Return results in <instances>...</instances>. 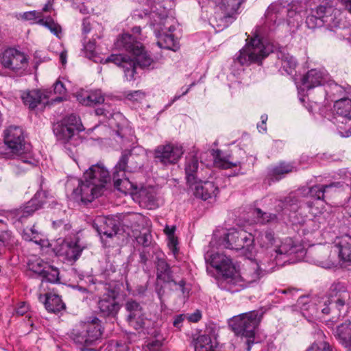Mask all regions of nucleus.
Wrapping results in <instances>:
<instances>
[{
	"instance_id": "nucleus-14",
	"label": "nucleus",
	"mask_w": 351,
	"mask_h": 351,
	"mask_svg": "<svg viewBox=\"0 0 351 351\" xmlns=\"http://www.w3.org/2000/svg\"><path fill=\"white\" fill-rule=\"evenodd\" d=\"M183 154V147L173 143L160 145L156 147L154 152L156 162L164 165L177 163Z\"/></svg>"
},
{
	"instance_id": "nucleus-52",
	"label": "nucleus",
	"mask_w": 351,
	"mask_h": 351,
	"mask_svg": "<svg viewBox=\"0 0 351 351\" xmlns=\"http://www.w3.org/2000/svg\"><path fill=\"white\" fill-rule=\"evenodd\" d=\"M53 91L55 94H58L60 96L53 99L55 101H61L62 100V96L66 93V88L63 83L60 81H57L53 85Z\"/></svg>"
},
{
	"instance_id": "nucleus-25",
	"label": "nucleus",
	"mask_w": 351,
	"mask_h": 351,
	"mask_svg": "<svg viewBox=\"0 0 351 351\" xmlns=\"http://www.w3.org/2000/svg\"><path fill=\"white\" fill-rule=\"evenodd\" d=\"M302 82L308 89L324 85L328 82V74L324 71L311 69L302 77Z\"/></svg>"
},
{
	"instance_id": "nucleus-6",
	"label": "nucleus",
	"mask_w": 351,
	"mask_h": 351,
	"mask_svg": "<svg viewBox=\"0 0 351 351\" xmlns=\"http://www.w3.org/2000/svg\"><path fill=\"white\" fill-rule=\"evenodd\" d=\"M301 9L299 5L292 3L283 5L281 3H274L267 10L266 17L275 23L280 24L286 21L288 25H298L302 20Z\"/></svg>"
},
{
	"instance_id": "nucleus-24",
	"label": "nucleus",
	"mask_w": 351,
	"mask_h": 351,
	"mask_svg": "<svg viewBox=\"0 0 351 351\" xmlns=\"http://www.w3.org/2000/svg\"><path fill=\"white\" fill-rule=\"evenodd\" d=\"M193 191L194 195L203 200H207L216 197L219 189L213 182H202V179L197 180V183L193 185Z\"/></svg>"
},
{
	"instance_id": "nucleus-17",
	"label": "nucleus",
	"mask_w": 351,
	"mask_h": 351,
	"mask_svg": "<svg viewBox=\"0 0 351 351\" xmlns=\"http://www.w3.org/2000/svg\"><path fill=\"white\" fill-rule=\"evenodd\" d=\"M84 247L80 244L79 239L75 241L65 239L56 246L53 250L58 256L62 257L68 261H75L80 256Z\"/></svg>"
},
{
	"instance_id": "nucleus-50",
	"label": "nucleus",
	"mask_w": 351,
	"mask_h": 351,
	"mask_svg": "<svg viewBox=\"0 0 351 351\" xmlns=\"http://www.w3.org/2000/svg\"><path fill=\"white\" fill-rule=\"evenodd\" d=\"M313 13L317 14L320 19L328 20L329 15L333 11V8L331 6L319 5L316 9L311 10Z\"/></svg>"
},
{
	"instance_id": "nucleus-48",
	"label": "nucleus",
	"mask_w": 351,
	"mask_h": 351,
	"mask_svg": "<svg viewBox=\"0 0 351 351\" xmlns=\"http://www.w3.org/2000/svg\"><path fill=\"white\" fill-rule=\"evenodd\" d=\"M128 221L131 223V228L138 231L139 228L143 226L145 218L141 214L133 213L129 215Z\"/></svg>"
},
{
	"instance_id": "nucleus-34",
	"label": "nucleus",
	"mask_w": 351,
	"mask_h": 351,
	"mask_svg": "<svg viewBox=\"0 0 351 351\" xmlns=\"http://www.w3.org/2000/svg\"><path fill=\"white\" fill-rule=\"evenodd\" d=\"M339 185V182L326 185H315L311 188L302 189L301 193L304 195H309L311 197L315 199H324V193L328 191V189Z\"/></svg>"
},
{
	"instance_id": "nucleus-45",
	"label": "nucleus",
	"mask_w": 351,
	"mask_h": 351,
	"mask_svg": "<svg viewBox=\"0 0 351 351\" xmlns=\"http://www.w3.org/2000/svg\"><path fill=\"white\" fill-rule=\"evenodd\" d=\"M295 167L291 163L280 162L272 169V175L278 176L287 174L294 171Z\"/></svg>"
},
{
	"instance_id": "nucleus-58",
	"label": "nucleus",
	"mask_w": 351,
	"mask_h": 351,
	"mask_svg": "<svg viewBox=\"0 0 351 351\" xmlns=\"http://www.w3.org/2000/svg\"><path fill=\"white\" fill-rule=\"evenodd\" d=\"M137 241L144 246H147L151 241V235L149 233L145 232L137 237Z\"/></svg>"
},
{
	"instance_id": "nucleus-16",
	"label": "nucleus",
	"mask_w": 351,
	"mask_h": 351,
	"mask_svg": "<svg viewBox=\"0 0 351 351\" xmlns=\"http://www.w3.org/2000/svg\"><path fill=\"white\" fill-rule=\"evenodd\" d=\"M48 198V193L46 191L40 190L34 195L23 207L15 210L13 212L14 217L19 221H23L24 219L31 216L33 213L40 208L46 202Z\"/></svg>"
},
{
	"instance_id": "nucleus-18",
	"label": "nucleus",
	"mask_w": 351,
	"mask_h": 351,
	"mask_svg": "<svg viewBox=\"0 0 351 351\" xmlns=\"http://www.w3.org/2000/svg\"><path fill=\"white\" fill-rule=\"evenodd\" d=\"M103 189L97 184H93L88 179L78 181V186L73 190V194L77 199L84 202H91L95 198L101 195Z\"/></svg>"
},
{
	"instance_id": "nucleus-38",
	"label": "nucleus",
	"mask_w": 351,
	"mask_h": 351,
	"mask_svg": "<svg viewBox=\"0 0 351 351\" xmlns=\"http://www.w3.org/2000/svg\"><path fill=\"white\" fill-rule=\"evenodd\" d=\"M212 155L214 158V164L216 167L221 169H230L233 167H237L239 162L238 161H230L228 157L222 156V153L219 149L213 150Z\"/></svg>"
},
{
	"instance_id": "nucleus-42",
	"label": "nucleus",
	"mask_w": 351,
	"mask_h": 351,
	"mask_svg": "<svg viewBox=\"0 0 351 351\" xmlns=\"http://www.w3.org/2000/svg\"><path fill=\"white\" fill-rule=\"evenodd\" d=\"M37 23L47 27L53 34L56 36L58 38H60L62 33L61 27L51 18L40 19L37 21Z\"/></svg>"
},
{
	"instance_id": "nucleus-53",
	"label": "nucleus",
	"mask_w": 351,
	"mask_h": 351,
	"mask_svg": "<svg viewBox=\"0 0 351 351\" xmlns=\"http://www.w3.org/2000/svg\"><path fill=\"white\" fill-rule=\"evenodd\" d=\"M306 351H331V349L327 342L319 341L313 343Z\"/></svg>"
},
{
	"instance_id": "nucleus-54",
	"label": "nucleus",
	"mask_w": 351,
	"mask_h": 351,
	"mask_svg": "<svg viewBox=\"0 0 351 351\" xmlns=\"http://www.w3.org/2000/svg\"><path fill=\"white\" fill-rule=\"evenodd\" d=\"M23 17L27 21L37 19H38L39 21L40 19H43L42 12H38L36 10L25 12L23 15Z\"/></svg>"
},
{
	"instance_id": "nucleus-8",
	"label": "nucleus",
	"mask_w": 351,
	"mask_h": 351,
	"mask_svg": "<svg viewBox=\"0 0 351 351\" xmlns=\"http://www.w3.org/2000/svg\"><path fill=\"white\" fill-rule=\"evenodd\" d=\"M263 315V312L259 311L240 314L232 318L230 326L237 335L252 338L256 328L261 322Z\"/></svg>"
},
{
	"instance_id": "nucleus-39",
	"label": "nucleus",
	"mask_w": 351,
	"mask_h": 351,
	"mask_svg": "<svg viewBox=\"0 0 351 351\" xmlns=\"http://www.w3.org/2000/svg\"><path fill=\"white\" fill-rule=\"evenodd\" d=\"M278 58L281 61V69L287 74H292L297 65L295 58L290 54L284 53H280L278 55Z\"/></svg>"
},
{
	"instance_id": "nucleus-7",
	"label": "nucleus",
	"mask_w": 351,
	"mask_h": 351,
	"mask_svg": "<svg viewBox=\"0 0 351 351\" xmlns=\"http://www.w3.org/2000/svg\"><path fill=\"white\" fill-rule=\"evenodd\" d=\"M248 39H247V43L239 51L235 59L241 65H249L261 61L271 51V48L269 46H265L257 35L252 37L250 41Z\"/></svg>"
},
{
	"instance_id": "nucleus-4",
	"label": "nucleus",
	"mask_w": 351,
	"mask_h": 351,
	"mask_svg": "<svg viewBox=\"0 0 351 351\" xmlns=\"http://www.w3.org/2000/svg\"><path fill=\"white\" fill-rule=\"evenodd\" d=\"M261 278V271L258 264L250 261L245 266L242 274L235 268L232 276L226 277V290L235 293L258 282Z\"/></svg>"
},
{
	"instance_id": "nucleus-20",
	"label": "nucleus",
	"mask_w": 351,
	"mask_h": 351,
	"mask_svg": "<svg viewBox=\"0 0 351 351\" xmlns=\"http://www.w3.org/2000/svg\"><path fill=\"white\" fill-rule=\"evenodd\" d=\"M156 270V276L158 280L162 281L165 283H173V285L176 286L175 290L181 291L184 295L189 293V291H186L184 287V280H182L178 283L173 280L171 268L162 257H157Z\"/></svg>"
},
{
	"instance_id": "nucleus-2",
	"label": "nucleus",
	"mask_w": 351,
	"mask_h": 351,
	"mask_svg": "<svg viewBox=\"0 0 351 351\" xmlns=\"http://www.w3.org/2000/svg\"><path fill=\"white\" fill-rule=\"evenodd\" d=\"M171 4V0H166L164 3L156 2L152 6L151 25L158 38L157 45L160 48L176 51L180 45L178 39L172 34L176 29V21L167 15Z\"/></svg>"
},
{
	"instance_id": "nucleus-63",
	"label": "nucleus",
	"mask_w": 351,
	"mask_h": 351,
	"mask_svg": "<svg viewBox=\"0 0 351 351\" xmlns=\"http://www.w3.org/2000/svg\"><path fill=\"white\" fill-rule=\"evenodd\" d=\"M169 239V246L172 249L173 252H175V250H176V245H177V239L175 237V236H171L168 237Z\"/></svg>"
},
{
	"instance_id": "nucleus-28",
	"label": "nucleus",
	"mask_w": 351,
	"mask_h": 351,
	"mask_svg": "<svg viewBox=\"0 0 351 351\" xmlns=\"http://www.w3.org/2000/svg\"><path fill=\"white\" fill-rule=\"evenodd\" d=\"M95 225L97 231L102 236L111 238L117 233L118 228L115 223V221L112 218L99 217L96 219Z\"/></svg>"
},
{
	"instance_id": "nucleus-13",
	"label": "nucleus",
	"mask_w": 351,
	"mask_h": 351,
	"mask_svg": "<svg viewBox=\"0 0 351 351\" xmlns=\"http://www.w3.org/2000/svg\"><path fill=\"white\" fill-rule=\"evenodd\" d=\"M75 340L79 343L89 344L101 335V326L98 318H94L90 322L82 323L75 330Z\"/></svg>"
},
{
	"instance_id": "nucleus-21",
	"label": "nucleus",
	"mask_w": 351,
	"mask_h": 351,
	"mask_svg": "<svg viewBox=\"0 0 351 351\" xmlns=\"http://www.w3.org/2000/svg\"><path fill=\"white\" fill-rule=\"evenodd\" d=\"M128 312L127 321L134 329L142 328L145 322V313L141 304L133 300H128L125 304Z\"/></svg>"
},
{
	"instance_id": "nucleus-9",
	"label": "nucleus",
	"mask_w": 351,
	"mask_h": 351,
	"mask_svg": "<svg viewBox=\"0 0 351 351\" xmlns=\"http://www.w3.org/2000/svg\"><path fill=\"white\" fill-rule=\"evenodd\" d=\"M84 130L80 118L75 114H70L54 125L53 132L59 141L66 143L75 139L78 133Z\"/></svg>"
},
{
	"instance_id": "nucleus-64",
	"label": "nucleus",
	"mask_w": 351,
	"mask_h": 351,
	"mask_svg": "<svg viewBox=\"0 0 351 351\" xmlns=\"http://www.w3.org/2000/svg\"><path fill=\"white\" fill-rule=\"evenodd\" d=\"M82 26H83L82 30L84 34H87L90 32V24L89 21L87 19H84L83 20Z\"/></svg>"
},
{
	"instance_id": "nucleus-23",
	"label": "nucleus",
	"mask_w": 351,
	"mask_h": 351,
	"mask_svg": "<svg viewBox=\"0 0 351 351\" xmlns=\"http://www.w3.org/2000/svg\"><path fill=\"white\" fill-rule=\"evenodd\" d=\"M199 162L196 155L189 154L185 161V175L187 185L193 189V185L200 180L199 172L198 171Z\"/></svg>"
},
{
	"instance_id": "nucleus-37",
	"label": "nucleus",
	"mask_w": 351,
	"mask_h": 351,
	"mask_svg": "<svg viewBox=\"0 0 351 351\" xmlns=\"http://www.w3.org/2000/svg\"><path fill=\"white\" fill-rule=\"evenodd\" d=\"M22 237L26 241H32L40 245H43L45 243L42 233L37 230L34 226L25 228L23 230Z\"/></svg>"
},
{
	"instance_id": "nucleus-62",
	"label": "nucleus",
	"mask_w": 351,
	"mask_h": 351,
	"mask_svg": "<svg viewBox=\"0 0 351 351\" xmlns=\"http://www.w3.org/2000/svg\"><path fill=\"white\" fill-rule=\"evenodd\" d=\"M202 315L199 311H196L193 313L188 315V319L192 322H197L201 319Z\"/></svg>"
},
{
	"instance_id": "nucleus-32",
	"label": "nucleus",
	"mask_w": 351,
	"mask_h": 351,
	"mask_svg": "<svg viewBox=\"0 0 351 351\" xmlns=\"http://www.w3.org/2000/svg\"><path fill=\"white\" fill-rule=\"evenodd\" d=\"M245 0H221L216 7L217 10L221 11V17H230L239 8Z\"/></svg>"
},
{
	"instance_id": "nucleus-30",
	"label": "nucleus",
	"mask_w": 351,
	"mask_h": 351,
	"mask_svg": "<svg viewBox=\"0 0 351 351\" xmlns=\"http://www.w3.org/2000/svg\"><path fill=\"white\" fill-rule=\"evenodd\" d=\"M48 98V96L38 90H32L23 92L21 95V99L25 105L28 106L31 109L35 108L38 104H40Z\"/></svg>"
},
{
	"instance_id": "nucleus-22",
	"label": "nucleus",
	"mask_w": 351,
	"mask_h": 351,
	"mask_svg": "<svg viewBox=\"0 0 351 351\" xmlns=\"http://www.w3.org/2000/svg\"><path fill=\"white\" fill-rule=\"evenodd\" d=\"M334 111L339 117L342 118L346 123L350 122L348 129L343 130L339 126V134L342 137L351 136V99L342 98L337 99L334 104Z\"/></svg>"
},
{
	"instance_id": "nucleus-29",
	"label": "nucleus",
	"mask_w": 351,
	"mask_h": 351,
	"mask_svg": "<svg viewBox=\"0 0 351 351\" xmlns=\"http://www.w3.org/2000/svg\"><path fill=\"white\" fill-rule=\"evenodd\" d=\"M335 246L339 250L340 259L343 263H351V234H344L337 238Z\"/></svg>"
},
{
	"instance_id": "nucleus-12",
	"label": "nucleus",
	"mask_w": 351,
	"mask_h": 351,
	"mask_svg": "<svg viewBox=\"0 0 351 351\" xmlns=\"http://www.w3.org/2000/svg\"><path fill=\"white\" fill-rule=\"evenodd\" d=\"M206 261L209 263L213 267L215 268L218 271L221 273L222 279L220 285L222 289H226V277L232 276L234 271L235 266L232 262V260L226 255L221 253H210L208 252L205 255Z\"/></svg>"
},
{
	"instance_id": "nucleus-56",
	"label": "nucleus",
	"mask_w": 351,
	"mask_h": 351,
	"mask_svg": "<svg viewBox=\"0 0 351 351\" xmlns=\"http://www.w3.org/2000/svg\"><path fill=\"white\" fill-rule=\"evenodd\" d=\"M345 295L346 294H340L339 295L336 297L337 300H333L332 298L330 300H324L323 301V303L324 304V305H327L328 303L330 304L331 302H335L338 306H343L345 304Z\"/></svg>"
},
{
	"instance_id": "nucleus-35",
	"label": "nucleus",
	"mask_w": 351,
	"mask_h": 351,
	"mask_svg": "<svg viewBox=\"0 0 351 351\" xmlns=\"http://www.w3.org/2000/svg\"><path fill=\"white\" fill-rule=\"evenodd\" d=\"M253 236L254 237V241H256L260 247L265 250L270 249L276 243L274 234L269 230L265 232L255 231Z\"/></svg>"
},
{
	"instance_id": "nucleus-61",
	"label": "nucleus",
	"mask_w": 351,
	"mask_h": 351,
	"mask_svg": "<svg viewBox=\"0 0 351 351\" xmlns=\"http://www.w3.org/2000/svg\"><path fill=\"white\" fill-rule=\"evenodd\" d=\"M261 123L257 125V128L260 132H266L267 128H266V121L267 120V114H263L261 117Z\"/></svg>"
},
{
	"instance_id": "nucleus-33",
	"label": "nucleus",
	"mask_w": 351,
	"mask_h": 351,
	"mask_svg": "<svg viewBox=\"0 0 351 351\" xmlns=\"http://www.w3.org/2000/svg\"><path fill=\"white\" fill-rule=\"evenodd\" d=\"M335 336L340 342L351 351V323L345 322L337 326Z\"/></svg>"
},
{
	"instance_id": "nucleus-26",
	"label": "nucleus",
	"mask_w": 351,
	"mask_h": 351,
	"mask_svg": "<svg viewBox=\"0 0 351 351\" xmlns=\"http://www.w3.org/2000/svg\"><path fill=\"white\" fill-rule=\"evenodd\" d=\"M115 298L114 292L110 291L104 294L99 300L98 306L104 315H112L118 312L119 306Z\"/></svg>"
},
{
	"instance_id": "nucleus-41",
	"label": "nucleus",
	"mask_w": 351,
	"mask_h": 351,
	"mask_svg": "<svg viewBox=\"0 0 351 351\" xmlns=\"http://www.w3.org/2000/svg\"><path fill=\"white\" fill-rule=\"evenodd\" d=\"M271 252H274L276 254H288L295 252L293 240L291 238H286L280 245H276Z\"/></svg>"
},
{
	"instance_id": "nucleus-5",
	"label": "nucleus",
	"mask_w": 351,
	"mask_h": 351,
	"mask_svg": "<svg viewBox=\"0 0 351 351\" xmlns=\"http://www.w3.org/2000/svg\"><path fill=\"white\" fill-rule=\"evenodd\" d=\"M254 237L252 233L241 228H232L224 234L221 245L228 249L241 250L244 256L250 258L254 252Z\"/></svg>"
},
{
	"instance_id": "nucleus-43",
	"label": "nucleus",
	"mask_w": 351,
	"mask_h": 351,
	"mask_svg": "<svg viewBox=\"0 0 351 351\" xmlns=\"http://www.w3.org/2000/svg\"><path fill=\"white\" fill-rule=\"evenodd\" d=\"M253 215L256 217V222L261 224L270 223L276 219L275 214L263 212L260 208L254 209Z\"/></svg>"
},
{
	"instance_id": "nucleus-46",
	"label": "nucleus",
	"mask_w": 351,
	"mask_h": 351,
	"mask_svg": "<svg viewBox=\"0 0 351 351\" xmlns=\"http://www.w3.org/2000/svg\"><path fill=\"white\" fill-rule=\"evenodd\" d=\"M328 20L320 19L317 14L312 11L311 14L306 17V23L308 28L315 29L321 27L325 23H328Z\"/></svg>"
},
{
	"instance_id": "nucleus-49",
	"label": "nucleus",
	"mask_w": 351,
	"mask_h": 351,
	"mask_svg": "<svg viewBox=\"0 0 351 351\" xmlns=\"http://www.w3.org/2000/svg\"><path fill=\"white\" fill-rule=\"evenodd\" d=\"M340 294H346V288L344 285L340 282L334 283L330 288L328 298L327 300L337 297Z\"/></svg>"
},
{
	"instance_id": "nucleus-47",
	"label": "nucleus",
	"mask_w": 351,
	"mask_h": 351,
	"mask_svg": "<svg viewBox=\"0 0 351 351\" xmlns=\"http://www.w3.org/2000/svg\"><path fill=\"white\" fill-rule=\"evenodd\" d=\"M328 84L327 85V88L326 89V93L328 95H330V96H333L334 97H337L344 93L345 90L341 86L334 82L328 81Z\"/></svg>"
},
{
	"instance_id": "nucleus-40",
	"label": "nucleus",
	"mask_w": 351,
	"mask_h": 351,
	"mask_svg": "<svg viewBox=\"0 0 351 351\" xmlns=\"http://www.w3.org/2000/svg\"><path fill=\"white\" fill-rule=\"evenodd\" d=\"M195 351H215L210 337L206 335H199L195 341Z\"/></svg>"
},
{
	"instance_id": "nucleus-59",
	"label": "nucleus",
	"mask_w": 351,
	"mask_h": 351,
	"mask_svg": "<svg viewBox=\"0 0 351 351\" xmlns=\"http://www.w3.org/2000/svg\"><path fill=\"white\" fill-rule=\"evenodd\" d=\"M29 311V306L25 302H21L16 308V313L19 315H24Z\"/></svg>"
},
{
	"instance_id": "nucleus-44",
	"label": "nucleus",
	"mask_w": 351,
	"mask_h": 351,
	"mask_svg": "<svg viewBox=\"0 0 351 351\" xmlns=\"http://www.w3.org/2000/svg\"><path fill=\"white\" fill-rule=\"evenodd\" d=\"M154 337L155 339L147 342L145 351H163L162 346L165 338L160 334H156Z\"/></svg>"
},
{
	"instance_id": "nucleus-57",
	"label": "nucleus",
	"mask_w": 351,
	"mask_h": 351,
	"mask_svg": "<svg viewBox=\"0 0 351 351\" xmlns=\"http://www.w3.org/2000/svg\"><path fill=\"white\" fill-rule=\"evenodd\" d=\"M88 91L84 90L77 93L76 95L77 100L82 105L86 106V104H88Z\"/></svg>"
},
{
	"instance_id": "nucleus-27",
	"label": "nucleus",
	"mask_w": 351,
	"mask_h": 351,
	"mask_svg": "<svg viewBox=\"0 0 351 351\" xmlns=\"http://www.w3.org/2000/svg\"><path fill=\"white\" fill-rule=\"evenodd\" d=\"M136 198L139 204L148 209H154L158 206L156 193L154 188H142L135 193Z\"/></svg>"
},
{
	"instance_id": "nucleus-19",
	"label": "nucleus",
	"mask_w": 351,
	"mask_h": 351,
	"mask_svg": "<svg viewBox=\"0 0 351 351\" xmlns=\"http://www.w3.org/2000/svg\"><path fill=\"white\" fill-rule=\"evenodd\" d=\"M83 178L88 179L93 184H97L104 189L106 184L110 180V175L104 165L102 162H98L91 165L85 171Z\"/></svg>"
},
{
	"instance_id": "nucleus-55",
	"label": "nucleus",
	"mask_w": 351,
	"mask_h": 351,
	"mask_svg": "<svg viewBox=\"0 0 351 351\" xmlns=\"http://www.w3.org/2000/svg\"><path fill=\"white\" fill-rule=\"evenodd\" d=\"M127 98L129 100L133 101H140L145 98V93L141 90H135L131 93H129L127 95Z\"/></svg>"
},
{
	"instance_id": "nucleus-11",
	"label": "nucleus",
	"mask_w": 351,
	"mask_h": 351,
	"mask_svg": "<svg viewBox=\"0 0 351 351\" xmlns=\"http://www.w3.org/2000/svg\"><path fill=\"white\" fill-rule=\"evenodd\" d=\"M2 66L14 72H23L28 66V56L23 52L14 49L8 48L0 55Z\"/></svg>"
},
{
	"instance_id": "nucleus-3",
	"label": "nucleus",
	"mask_w": 351,
	"mask_h": 351,
	"mask_svg": "<svg viewBox=\"0 0 351 351\" xmlns=\"http://www.w3.org/2000/svg\"><path fill=\"white\" fill-rule=\"evenodd\" d=\"M134 156L125 151L114 167L112 174L114 187L119 191L135 195L137 187L125 177L126 171H134L140 168L141 165L134 161Z\"/></svg>"
},
{
	"instance_id": "nucleus-1",
	"label": "nucleus",
	"mask_w": 351,
	"mask_h": 351,
	"mask_svg": "<svg viewBox=\"0 0 351 351\" xmlns=\"http://www.w3.org/2000/svg\"><path fill=\"white\" fill-rule=\"evenodd\" d=\"M119 49H123L131 53V56L124 54H112L105 60V62H112L122 68L125 77L131 81L136 79V66L148 68L154 62L151 56L144 49L142 44L134 40L128 34H123L115 43Z\"/></svg>"
},
{
	"instance_id": "nucleus-60",
	"label": "nucleus",
	"mask_w": 351,
	"mask_h": 351,
	"mask_svg": "<svg viewBox=\"0 0 351 351\" xmlns=\"http://www.w3.org/2000/svg\"><path fill=\"white\" fill-rule=\"evenodd\" d=\"M0 239H3V243L5 245H8L12 243V233L9 231H6L2 233L0 236Z\"/></svg>"
},
{
	"instance_id": "nucleus-31",
	"label": "nucleus",
	"mask_w": 351,
	"mask_h": 351,
	"mask_svg": "<svg viewBox=\"0 0 351 351\" xmlns=\"http://www.w3.org/2000/svg\"><path fill=\"white\" fill-rule=\"evenodd\" d=\"M298 304L300 306L304 317L308 319L316 316L318 309L322 308L321 302L319 304L315 302H311L307 297H300L298 300Z\"/></svg>"
},
{
	"instance_id": "nucleus-15",
	"label": "nucleus",
	"mask_w": 351,
	"mask_h": 351,
	"mask_svg": "<svg viewBox=\"0 0 351 351\" xmlns=\"http://www.w3.org/2000/svg\"><path fill=\"white\" fill-rule=\"evenodd\" d=\"M29 269L38 274L44 280L56 283L60 280L59 270L40 258L34 257L28 262Z\"/></svg>"
},
{
	"instance_id": "nucleus-10",
	"label": "nucleus",
	"mask_w": 351,
	"mask_h": 351,
	"mask_svg": "<svg viewBox=\"0 0 351 351\" xmlns=\"http://www.w3.org/2000/svg\"><path fill=\"white\" fill-rule=\"evenodd\" d=\"M4 143L14 154L21 156L30 150L23 130L19 126L11 125L4 131Z\"/></svg>"
},
{
	"instance_id": "nucleus-36",
	"label": "nucleus",
	"mask_w": 351,
	"mask_h": 351,
	"mask_svg": "<svg viewBox=\"0 0 351 351\" xmlns=\"http://www.w3.org/2000/svg\"><path fill=\"white\" fill-rule=\"evenodd\" d=\"M45 306L49 312H59L65 308L60 297L55 293H47L45 295Z\"/></svg>"
},
{
	"instance_id": "nucleus-51",
	"label": "nucleus",
	"mask_w": 351,
	"mask_h": 351,
	"mask_svg": "<svg viewBox=\"0 0 351 351\" xmlns=\"http://www.w3.org/2000/svg\"><path fill=\"white\" fill-rule=\"evenodd\" d=\"M88 104H86V106H93L103 103L104 101V98L101 93L99 90L88 92Z\"/></svg>"
}]
</instances>
